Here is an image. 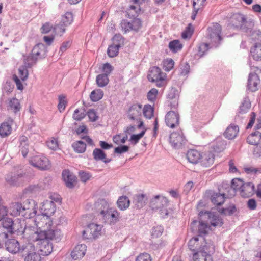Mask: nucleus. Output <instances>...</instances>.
<instances>
[{
	"instance_id": "nucleus-61",
	"label": "nucleus",
	"mask_w": 261,
	"mask_h": 261,
	"mask_svg": "<svg viewBox=\"0 0 261 261\" xmlns=\"http://www.w3.org/2000/svg\"><path fill=\"white\" fill-rule=\"evenodd\" d=\"M59 103L58 104V109L60 112H62L64 111L67 103V101L65 99V96L63 95L59 96Z\"/></svg>"
},
{
	"instance_id": "nucleus-34",
	"label": "nucleus",
	"mask_w": 261,
	"mask_h": 261,
	"mask_svg": "<svg viewBox=\"0 0 261 261\" xmlns=\"http://www.w3.org/2000/svg\"><path fill=\"white\" fill-rule=\"evenodd\" d=\"M247 142L254 145L259 144L261 142V133L258 131L252 133L247 138Z\"/></svg>"
},
{
	"instance_id": "nucleus-40",
	"label": "nucleus",
	"mask_w": 261,
	"mask_h": 261,
	"mask_svg": "<svg viewBox=\"0 0 261 261\" xmlns=\"http://www.w3.org/2000/svg\"><path fill=\"white\" fill-rule=\"evenodd\" d=\"M244 184V181L240 179V178H234L231 181V187H230L228 184H225V188H229L230 189H232L233 192L236 191L237 190L240 189L241 190L243 185Z\"/></svg>"
},
{
	"instance_id": "nucleus-14",
	"label": "nucleus",
	"mask_w": 261,
	"mask_h": 261,
	"mask_svg": "<svg viewBox=\"0 0 261 261\" xmlns=\"http://www.w3.org/2000/svg\"><path fill=\"white\" fill-rule=\"evenodd\" d=\"M199 215L200 217L207 216L210 220L211 225L214 227H221L224 223L221 217L214 213L201 211L199 212Z\"/></svg>"
},
{
	"instance_id": "nucleus-44",
	"label": "nucleus",
	"mask_w": 261,
	"mask_h": 261,
	"mask_svg": "<svg viewBox=\"0 0 261 261\" xmlns=\"http://www.w3.org/2000/svg\"><path fill=\"white\" fill-rule=\"evenodd\" d=\"M169 48L173 53H177L182 48V45L178 40H174L170 42Z\"/></svg>"
},
{
	"instance_id": "nucleus-18",
	"label": "nucleus",
	"mask_w": 261,
	"mask_h": 261,
	"mask_svg": "<svg viewBox=\"0 0 261 261\" xmlns=\"http://www.w3.org/2000/svg\"><path fill=\"white\" fill-rule=\"evenodd\" d=\"M169 201L166 197L156 195L151 200L150 204L153 209H159L166 207Z\"/></svg>"
},
{
	"instance_id": "nucleus-24",
	"label": "nucleus",
	"mask_w": 261,
	"mask_h": 261,
	"mask_svg": "<svg viewBox=\"0 0 261 261\" xmlns=\"http://www.w3.org/2000/svg\"><path fill=\"white\" fill-rule=\"evenodd\" d=\"M62 177L68 188H73L75 186L76 177L71 173L69 170H64L62 172Z\"/></svg>"
},
{
	"instance_id": "nucleus-51",
	"label": "nucleus",
	"mask_w": 261,
	"mask_h": 261,
	"mask_svg": "<svg viewBox=\"0 0 261 261\" xmlns=\"http://www.w3.org/2000/svg\"><path fill=\"white\" fill-rule=\"evenodd\" d=\"M31 67H27L24 63V65L20 66L18 69L19 75L22 81H25L28 77V68Z\"/></svg>"
},
{
	"instance_id": "nucleus-48",
	"label": "nucleus",
	"mask_w": 261,
	"mask_h": 261,
	"mask_svg": "<svg viewBox=\"0 0 261 261\" xmlns=\"http://www.w3.org/2000/svg\"><path fill=\"white\" fill-rule=\"evenodd\" d=\"M119 48V45H114L112 44L110 45L107 49L108 56L111 58L117 56L118 54Z\"/></svg>"
},
{
	"instance_id": "nucleus-23",
	"label": "nucleus",
	"mask_w": 261,
	"mask_h": 261,
	"mask_svg": "<svg viewBox=\"0 0 261 261\" xmlns=\"http://www.w3.org/2000/svg\"><path fill=\"white\" fill-rule=\"evenodd\" d=\"M254 185L252 182L244 183L241 189L240 194L243 197H249L255 193Z\"/></svg>"
},
{
	"instance_id": "nucleus-36",
	"label": "nucleus",
	"mask_w": 261,
	"mask_h": 261,
	"mask_svg": "<svg viewBox=\"0 0 261 261\" xmlns=\"http://www.w3.org/2000/svg\"><path fill=\"white\" fill-rule=\"evenodd\" d=\"M201 164L202 166L207 167L212 165L214 162V155L211 152L205 153L203 156H201Z\"/></svg>"
},
{
	"instance_id": "nucleus-63",
	"label": "nucleus",
	"mask_w": 261,
	"mask_h": 261,
	"mask_svg": "<svg viewBox=\"0 0 261 261\" xmlns=\"http://www.w3.org/2000/svg\"><path fill=\"white\" fill-rule=\"evenodd\" d=\"M163 232V227L162 226L153 227L152 230V236L153 238H158L161 236Z\"/></svg>"
},
{
	"instance_id": "nucleus-11",
	"label": "nucleus",
	"mask_w": 261,
	"mask_h": 261,
	"mask_svg": "<svg viewBox=\"0 0 261 261\" xmlns=\"http://www.w3.org/2000/svg\"><path fill=\"white\" fill-rule=\"evenodd\" d=\"M169 141L174 148L178 149L186 143V139L182 132L180 130L170 134Z\"/></svg>"
},
{
	"instance_id": "nucleus-57",
	"label": "nucleus",
	"mask_w": 261,
	"mask_h": 261,
	"mask_svg": "<svg viewBox=\"0 0 261 261\" xmlns=\"http://www.w3.org/2000/svg\"><path fill=\"white\" fill-rule=\"evenodd\" d=\"M146 130L145 128H143V130L140 133L137 135H132L130 138V141H131L133 144H136L139 142V140L144 135Z\"/></svg>"
},
{
	"instance_id": "nucleus-4",
	"label": "nucleus",
	"mask_w": 261,
	"mask_h": 261,
	"mask_svg": "<svg viewBox=\"0 0 261 261\" xmlns=\"http://www.w3.org/2000/svg\"><path fill=\"white\" fill-rule=\"evenodd\" d=\"M147 78L150 82L155 83L158 87H162L166 85V75L162 72L159 67H151Z\"/></svg>"
},
{
	"instance_id": "nucleus-37",
	"label": "nucleus",
	"mask_w": 261,
	"mask_h": 261,
	"mask_svg": "<svg viewBox=\"0 0 261 261\" xmlns=\"http://www.w3.org/2000/svg\"><path fill=\"white\" fill-rule=\"evenodd\" d=\"M251 55L255 61H261V43H255L250 49Z\"/></svg>"
},
{
	"instance_id": "nucleus-13",
	"label": "nucleus",
	"mask_w": 261,
	"mask_h": 261,
	"mask_svg": "<svg viewBox=\"0 0 261 261\" xmlns=\"http://www.w3.org/2000/svg\"><path fill=\"white\" fill-rule=\"evenodd\" d=\"M105 222L114 225L119 221V213L114 208L111 207L108 211L101 215Z\"/></svg>"
},
{
	"instance_id": "nucleus-58",
	"label": "nucleus",
	"mask_w": 261,
	"mask_h": 261,
	"mask_svg": "<svg viewBox=\"0 0 261 261\" xmlns=\"http://www.w3.org/2000/svg\"><path fill=\"white\" fill-rule=\"evenodd\" d=\"M158 94V90L155 88H152L147 93V99L149 101L154 102L156 100Z\"/></svg>"
},
{
	"instance_id": "nucleus-39",
	"label": "nucleus",
	"mask_w": 261,
	"mask_h": 261,
	"mask_svg": "<svg viewBox=\"0 0 261 261\" xmlns=\"http://www.w3.org/2000/svg\"><path fill=\"white\" fill-rule=\"evenodd\" d=\"M12 132L11 125L7 122L2 123L0 125V136L6 137L9 136Z\"/></svg>"
},
{
	"instance_id": "nucleus-55",
	"label": "nucleus",
	"mask_w": 261,
	"mask_h": 261,
	"mask_svg": "<svg viewBox=\"0 0 261 261\" xmlns=\"http://www.w3.org/2000/svg\"><path fill=\"white\" fill-rule=\"evenodd\" d=\"M13 233H10L4 228L0 227V242L5 243L9 239V237Z\"/></svg>"
},
{
	"instance_id": "nucleus-50",
	"label": "nucleus",
	"mask_w": 261,
	"mask_h": 261,
	"mask_svg": "<svg viewBox=\"0 0 261 261\" xmlns=\"http://www.w3.org/2000/svg\"><path fill=\"white\" fill-rule=\"evenodd\" d=\"M9 107L14 113L19 111L20 109L19 101L16 98H13L9 101Z\"/></svg>"
},
{
	"instance_id": "nucleus-7",
	"label": "nucleus",
	"mask_w": 261,
	"mask_h": 261,
	"mask_svg": "<svg viewBox=\"0 0 261 261\" xmlns=\"http://www.w3.org/2000/svg\"><path fill=\"white\" fill-rule=\"evenodd\" d=\"M29 163L33 166L41 170H46L50 167L49 160L46 156L42 155L33 156L29 160Z\"/></svg>"
},
{
	"instance_id": "nucleus-28",
	"label": "nucleus",
	"mask_w": 261,
	"mask_h": 261,
	"mask_svg": "<svg viewBox=\"0 0 261 261\" xmlns=\"http://www.w3.org/2000/svg\"><path fill=\"white\" fill-rule=\"evenodd\" d=\"M19 150L23 157H26L29 152V140L25 136H21L19 137Z\"/></svg>"
},
{
	"instance_id": "nucleus-15",
	"label": "nucleus",
	"mask_w": 261,
	"mask_h": 261,
	"mask_svg": "<svg viewBox=\"0 0 261 261\" xmlns=\"http://www.w3.org/2000/svg\"><path fill=\"white\" fill-rule=\"evenodd\" d=\"M165 122L170 128L178 126L179 124V115L178 112L173 111L168 112L165 116Z\"/></svg>"
},
{
	"instance_id": "nucleus-29",
	"label": "nucleus",
	"mask_w": 261,
	"mask_h": 261,
	"mask_svg": "<svg viewBox=\"0 0 261 261\" xmlns=\"http://www.w3.org/2000/svg\"><path fill=\"white\" fill-rule=\"evenodd\" d=\"M22 203L20 202L12 203L10 207V213L12 216L16 217L22 216L23 217Z\"/></svg>"
},
{
	"instance_id": "nucleus-32",
	"label": "nucleus",
	"mask_w": 261,
	"mask_h": 261,
	"mask_svg": "<svg viewBox=\"0 0 261 261\" xmlns=\"http://www.w3.org/2000/svg\"><path fill=\"white\" fill-rule=\"evenodd\" d=\"M188 161L193 164H197L201 158V154L196 150L191 149L186 154Z\"/></svg>"
},
{
	"instance_id": "nucleus-9",
	"label": "nucleus",
	"mask_w": 261,
	"mask_h": 261,
	"mask_svg": "<svg viewBox=\"0 0 261 261\" xmlns=\"http://www.w3.org/2000/svg\"><path fill=\"white\" fill-rule=\"evenodd\" d=\"M23 217L26 218L34 217L37 213V205L36 202L31 199H27L22 203Z\"/></svg>"
},
{
	"instance_id": "nucleus-25",
	"label": "nucleus",
	"mask_w": 261,
	"mask_h": 261,
	"mask_svg": "<svg viewBox=\"0 0 261 261\" xmlns=\"http://www.w3.org/2000/svg\"><path fill=\"white\" fill-rule=\"evenodd\" d=\"M37 244L39 246V251L42 255H48L53 251V247L49 240H45L42 243H37Z\"/></svg>"
},
{
	"instance_id": "nucleus-59",
	"label": "nucleus",
	"mask_w": 261,
	"mask_h": 261,
	"mask_svg": "<svg viewBox=\"0 0 261 261\" xmlns=\"http://www.w3.org/2000/svg\"><path fill=\"white\" fill-rule=\"evenodd\" d=\"M121 27L122 30L124 32V33H127L130 31L132 30V26L131 24V21H128L127 20L124 19L122 20L121 23Z\"/></svg>"
},
{
	"instance_id": "nucleus-30",
	"label": "nucleus",
	"mask_w": 261,
	"mask_h": 261,
	"mask_svg": "<svg viewBox=\"0 0 261 261\" xmlns=\"http://www.w3.org/2000/svg\"><path fill=\"white\" fill-rule=\"evenodd\" d=\"M93 159L96 161H102L105 163H108L111 161V159H107L106 154L101 149L95 148L92 153Z\"/></svg>"
},
{
	"instance_id": "nucleus-46",
	"label": "nucleus",
	"mask_w": 261,
	"mask_h": 261,
	"mask_svg": "<svg viewBox=\"0 0 261 261\" xmlns=\"http://www.w3.org/2000/svg\"><path fill=\"white\" fill-rule=\"evenodd\" d=\"M103 96V92L101 89L93 90L91 92L90 97L92 101H98L100 100Z\"/></svg>"
},
{
	"instance_id": "nucleus-20",
	"label": "nucleus",
	"mask_w": 261,
	"mask_h": 261,
	"mask_svg": "<svg viewBox=\"0 0 261 261\" xmlns=\"http://www.w3.org/2000/svg\"><path fill=\"white\" fill-rule=\"evenodd\" d=\"M198 223V236L203 237L207 233L208 225L202 221L198 222L197 220L193 221L191 225V229L192 231H194L196 228L197 224Z\"/></svg>"
},
{
	"instance_id": "nucleus-49",
	"label": "nucleus",
	"mask_w": 261,
	"mask_h": 261,
	"mask_svg": "<svg viewBox=\"0 0 261 261\" xmlns=\"http://www.w3.org/2000/svg\"><path fill=\"white\" fill-rule=\"evenodd\" d=\"M251 107V103L248 99H245L239 107V113L240 114L246 113Z\"/></svg>"
},
{
	"instance_id": "nucleus-8",
	"label": "nucleus",
	"mask_w": 261,
	"mask_h": 261,
	"mask_svg": "<svg viewBox=\"0 0 261 261\" xmlns=\"http://www.w3.org/2000/svg\"><path fill=\"white\" fill-rule=\"evenodd\" d=\"M221 31L222 27L219 23H213L207 29V37L212 42L220 44L222 40L221 36Z\"/></svg>"
},
{
	"instance_id": "nucleus-54",
	"label": "nucleus",
	"mask_w": 261,
	"mask_h": 261,
	"mask_svg": "<svg viewBox=\"0 0 261 261\" xmlns=\"http://www.w3.org/2000/svg\"><path fill=\"white\" fill-rule=\"evenodd\" d=\"M73 15L72 13L69 12H66L64 15L62 16L61 21L62 23L65 24V25H70L73 21Z\"/></svg>"
},
{
	"instance_id": "nucleus-53",
	"label": "nucleus",
	"mask_w": 261,
	"mask_h": 261,
	"mask_svg": "<svg viewBox=\"0 0 261 261\" xmlns=\"http://www.w3.org/2000/svg\"><path fill=\"white\" fill-rule=\"evenodd\" d=\"M143 113L144 117L147 119H150L153 115V109L150 105H145Z\"/></svg>"
},
{
	"instance_id": "nucleus-47",
	"label": "nucleus",
	"mask_w": 261,
	"mask_h": 261,
	"mask_svg": "<svg viewBox=\"0 0 261 261\" xmlns=\"http://www.w3.org/2000/svg\"><path fill=\"white\" fill-rule=\"evenodd\" d=\"M47 147L53 150H57L59 148V141L57 138L51 137L48 139L46 142Z\"/></svg>"
},
{
	"instance_id": "nucleus-26",
	"label": "nucleus",
	"mask_w": 261,
	"mask_h": 261,
	"mask_svg": "<svg viewBox=\"0 0 261 261\" xmlns=\"http://www.w3.org/2000/svg\"><path fill=\"white\" fill-rule=\"evenodd\" d=\"M179 97V93L178 90L175 88H171L169 90L167 95V98L170 100H173L172 102H170V107L172 109H175L177 107L178 98Z\"/></svg>"
},
{
	"instance_id": "nucleus-31",
	"label": "nucleus",
	"mask_w": 261,
	"mask_h": 261,
	"mask_svg": "<svg viewBox=\"0 0 261 261\" xmlns=\"http://www.w3.org/2000/svg\"><path fill=\"white\" fill-rule=\"evenodd\" d=\"M239 131V128L238 125L231 124L227 127L224 135L228 139H232L237 137Z\"/></svg>"
},
{
	"instance_id": "nucleus-60",
	"label": "nucleus",
	"mask_w": 261,
	"mask_h": 261,
	"mask_svg": "<svg viewBox=\"0 0 261 261\" xmlns=\"http://www.w3.org/2000/svg\"><path fill=\"white\" fill-rule=\"evenodd\" d=\"M193 32V28L192 25L190 23L186 28L185 30L182 33L181 36L182 38L186 39L188 37H190Z\"/></svg>"
},
{
	"instance_id": "nucleus-27",
	"label": "nucleus",
	"mask_w": 261,
	"mask_h": 261,
	"mask_svg": "<svg viewBox=\"0 0 261 261\" xmlns=\"http://www.w3.org/2000/svg\"><path fill=\"white\" fill-rule=\"evenodd\" d=\"M33 248L26 252H23V255H25L24 261H41V256L39 254L35 251V247L32 244Z\"/></svg>"
},
{
	"instance_id": "nucleus-2",
	"label": "nucleus",
	"mask_w": 261,
	"mask_h": 261,
	"mask_svg": "<svg viewBox=\"0 0 261 261\" xmlns=\"http://www.w3.org/2000/svg\"><path fill=\"white\" fill-rule=\"evenodd\" d=\"M46 47L43 43L36 44L32 49L31 53L24 59V63L27 67H32L38 59L44 58L46 55Z\"/></svg>"
},
{
	"instance_id": "nucleus-56",
	"label": "nucleus",
	"mask_w": 261,
	"mask_h": 261,
	"mask_svg": "<svg viewBox=\"0 0 261 261\" xmlns=\"http://www.w3.org/2000/svg\"><path fill=\"white\" fill-rule=\"evenodd\" d=\"M209 44L207 43H202L198 47V51L197 56L199 57H202L204 54L208 50Z\"/></svg>"
},
{
	"instance_id": "nucleus-38",
	"label": "nucleus",
	"mask_w": 261,
	"mask_h": 261,
	"mask_svg": "<svg viewBox=\"0 0 261 261\" xmlns=\"http://www.w3.org/2000/svg\"><path fill=\"white\" fill-rule=\"evenodd\" d=\"M147 199L145 194L136 195L134 197V202L138 208L143 207L146 203Z\"/></svg>"
},
{
	"instance_id": "nucleus-62",
	"label": "nucleus",
	"mask_w": 261,
	"mask_h": 261,
	"mask_svg": "<svg viewBox=\"0 0 261 261\" xmlns=\"http://www.w3.org/2000/svg\"><path fill=\"white\" fill-rule=\"evenodd\" d=\"M86 116L85 111L80 112L78 109H76L73 114V118L77 121H80L83 119Z\"/></svg>"
},
{
	"instance_id": "nucleus-12",
	"label": "nucleus",
	"mask_w": 261,
	"mask_h": 261,
	"mask_svg": "<svg viewBox=\"0 0 261 261\" xmlns=\"http://www.w3.org/2000/svg\"><path fill=\"white\" fill-rule=\"evenodd\" d=\"M210 246L205 245L200 246L199 250L194 254L193 259L194 261H213L212 257L210 254L208 248Z\"/></svg>"
},
{
	"instance_id": "nucleus-1",
	"label": "nucleus",
	"mask_w": 261,
	"mask_h": 261,
	"mask_svg": "<svg viewBox=\"0 0 261 261\" xmlns=\"http://www.w3.org/2000/svg\"><path fill=\"white\" fill-rule=\"evenodd\" d=\"M62 236V233L61 230L56 229L34 231L30 236V238L33 242L40 243L45 240H54L59 241L61 240Z\"/></svg>"
},
{
	"instance_id": "nucleus-43",
	"label": "nucleus",
	"mask_w": 261,
	"mask_h": 261,
	"mask_svg": "<svg viewBox=\"0 0 261 261\" xmlns=\"http://www.w3.org/2000/svg\"><path fill=\"white\" fill-rule=\"evenodd\" d=\"M109 80L107 74H100L97 76L96 79V84L99 87L106 86L109 83Z\"/></svg>"
},
{
	"instance_id": "nucleus-19",
	"label": "nucleus",
	"mask_w": 261,
	"mask_h": 261,
	"mask_svg": "<svg viewBox=\"0 0 261 261\" xmlns=\"http://www.w3.org/2000/svg\"><path fill=\"white\" fill-rule=\"evenodd\" d=\"M260 84V78L257 75L249 74L247 83V88L251 92L256 91Z\"/></svg>"
},
{
	"instance_id": "nucleus-17",
	"label": "nucleus",
	"mask_w": 261,
	"mask_h": 261,
	"mask_svg": "<svg viewBox=\"0 0 261 261\" xmlns=\"http://www.w3.org/2000/svg\"><path fill=\"white\" fill-rule=\"evenodd\" d=\"M56 211V205L53 201L46 200L42 203L40 207V212L42 215L49 217Z\"/></svg>"
},
{
	"instance_id": "nucleus-35",
	"label": "nucleus",
	"mask_w": 261,
	"mask_h": 261,
	"mask_svg": "<svg viewBox=\"0 0 261 261\" xmlns=\"http://www.w3.org/2000/svg\"><path fill=\"white\" fill-rule=\"evenodd\" d=\"M225 195L224 193H214L211 195V201L215 205H221L225 201Z\"/></svg>"
},
{
	"instance_id": "nucleus-5",
	"label": "nucleus",
	"mask_w": 261,
	"mask_h": 261,
	"mask_svg": "<svg viewBox=\"0 0 261 261\" xmlns=\"http://www.w3.org/2000/svg\"><path fill=\"white\" fill-rule=\"evenodd\" d=\"M2 221V227L1 228H4L10 233L14 234L16 232H24L27 230L26 227L23 229V227L21 226L18 219L14 221L11 218L5 217Z\"/></svg>"
},
{
	"instance_id": "nucleus-3",
	"label": "nucleus",
	"mask_w": 261,
	"mask_h": 261,
	"mask_svg": "<svg viewBox=\"0 0 261 261\" xmlns=\"http://www.w3.org/2000/svg\"><path fill=\"white\" fill-rule=\"evenodd\" d=\"M6 249L12 254H16L18 253H23L29 250H31L33 247L32 244H27L20 246L19 242L14 239H9L5 243Z\"/></svg>"
},
{
	"instance_id": "nucleus-21",
	"label": "nucleus",
	"mask_w": 261,
	"mask_h": 261,
	"mask_svg": "<svg viewBox=\"0 0 261 261\" xmlns=\"http://www.w3.org/2000/svg\"><path fill=\"white\" fill-rule=\"evenodd\" d=\"M142 106L140 104H133L129 108L128 115L130 119L138 120V117L141 115Z\"/></svg>"
},
{
	"instance_id": "nucleus-22",
	"label": "nucleus",
	"mask_w": 261,
	"mask_h": 261,
	"mask_svg": "<svg viewBox=\"0 0 261 261\" xmlns=\"http://www.w3.org/2000/svg\"><path fill=\"white\" fill-rule=\"evenodd\" d=\"M86 246L85 244L77 245L71 253V257L74 260L82 258L85 254Z\"/></svg>"
},
{
	"instance_id": "nucleus-10",
	"label": "nucleus",
	"mask_w": 261,
	"mask_h": 261,
	"mask_svg": "<svg viewBox=\"0 0 261 261\" xmlns=\"http://www.w3.org/2000/svg\"><path fill=\"white\" fill-rule=\"evenodd\" d=\"M25 174L22 171L11 172L5 176V180L11 186H18L23 181Z\"/></svg>"
},
{
	"instance_id": "nucleus-33",
	"label": "nucleus",
	"mask_w": 261,
	"mask_h": 261,
	"mask_svg": "<svg viewBox=\"0 0 261 261\" xmlns=\"http://www.w3.org/2000/svg\"><path fill=\"white\" fill-rule=\"evenodd\" d=\"M95 207L97 212H99L100 215L104 214L106 212L110 209L107 201L103 199H99L95 203Z\"/></svg>"
},
{
	"instance_id": "nucleus-41",
	"label": "nucleus",
	"mask_w": 261,
	"mask_h": 261,
	"mask_svg": "<svg viewBox=\"0 0 261 261\" xmlns=\"http://www.w3.org/2000/svg\"><path fill=\"white\" fill-rule=\"evenodd\" d=\"M117 206L121 210H125L129 206L130 201L127 197L122 196L117 201Z\"/></svg>"
},
{
	"instance_id": "nucleus-16",
	"label": "nucleus",
	"mask_w": 261,
	"mask_h": 261,
	"mask_svg": "<svg viewBox=\"0 0 261 261\" xmlns=\"http://www.w3.org/2000/svg\"><path fill=\"white\" fill-rule=\"evenodd\" d=\"M246 22L245 16L240 13L234 14L231 18V23L232 26L236 28L246 30Z\"/></svg>"
},
{
	"instance_id": "nucleus-52",
	"label": "nucleus",
	"mask_w": 261,
	"mask_h": 261,
	"mask_svg": "<svg viewBox=\"0 0 261 261\" xmlns=\"http://www.w3.org/2000/svg\"><path fill=\"white\" fill-rule=\"evenodd\" d=\"M174 62L171 58H167L163 62V68L166 71H169L173 69Z\"/></svg>"
},
{
	"instance_id": "nucleus-64",
	"label": "nucleus",
	"mask_w": 261,
	"mask_h": 261,
	"mask_svg": "<svg viewBox=\"0 0 261 261\" xmlns=\"http://www.w3.org/2000/svg\"><path fill=\"white\" fill-rule=\"evenodd\" d=\"M136 261H151V258L148 253H143L136 257Z\"/></svg>"
},
{
	"instance_id": "nucleus-42",
	"label": "nucleus",
	"mask_w": 261,
	"mask_h": 261,
	"mask_svg": "<svg viewBox=\"0 0 261 261\" xmlns=\"http://www.w3.org/2000/svg\"><path fill=\"white\" fill-rule=\"evenodd\" d=\"M72 147L75 152L79 153H82L86 150V144L82 141H77L72 144Z\"/></svg>"
},
{
	"instance_id": "nucleus-45",
	"label": "nucleus",
	"mask_w": 261,
	"mask_h": 261,
	"mask_svg": "<svg viewBox=\"0 0 261 261\" xmlns=\"http://www.w3.org/2000/svg\"><path fill=\"white\" fill-rule=\"evenodd\" d=\"M218 211L221 214L231 216L236 212L237 209L234 204H231L227 208H220Z\"/></svg>"
},
{
	"instance_id": "nucleus-6",
	"label": "nucleus",
	"mask_w": 261,
	"mask_h": 261,
	"mask_svg": "<svg viewBox=\"0 0 261 261\" xmlns=\"http://www.w3.org/2000/svg\"><path fill=\"white\" fill-rule=\"evenodd\" d=\"M102 226L94 223L87 225L83 231L82 237L85 239H95L101 234Z\"/></svg>"
}]
</instances>
